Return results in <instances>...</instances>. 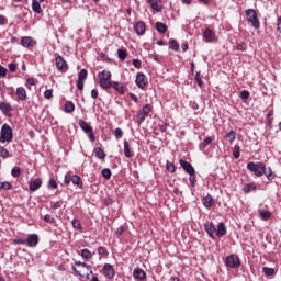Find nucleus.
Listing matches in <instances>:
<instances>
[{
	"label": "nucleus",
	"mask_w": 281,
	"mask_h": 281,
	"mask_svg": "<svg viewBox=\"0 0 281 281\" xmlns=\"http://www.w3.org/2000/svg\"><path fill=\"white\" fill-rule=\"evenodd\" d=\"M94 155L97 157V159H106V153H104V149H102L101 147H95L94 148Z\"/></svg>",
	"instance_id": "29"
},
{
	"label": "nucleus",
	"mask_w": 281,
	"mask_h": 281,
	"mask_svg": "<svg viewBox=\"0 0 281 281\" xmlns=\"http://www.w3.org/2000/svg\"><path fill=\"white\" fill-rule=\"evenodd\" d=\"M0 190H12V184L8 181H3L0 183Z\"/></svg>",
	"instance_id": "50"
},
{
	"label": "nucleus",
	"mask_w": 281,
	"mask_h": 281,
	"mask_svg": "<svg viewBox=\"0 0 281 281\" xmlns=\"http://www.w3.org/2000/svg\"><path fill=\"white\" fill-rule=\"evenodd\" d=\"M134 32L137 34V36H144V34H146V23L139 21L134 24Z\"/></svg>",
	"instance_id": "14"
},
{
	"label": "nucleus",
	"mask_w": 281,
	"mask_h": 281,
	"mask_svg": "<svg viewBox=\"0 0 281 281\" xmlns=\"http://www.w3.org/2000/svg\"><path fill=\"white\" fill-rule=\"evenodd\" d=\"M135 82L138 89H146V86L148 85V78L146 77V75H144V72H138L136 75Z\"/></svg>",
	"instance_id": "7"
},
{
	"label": "nucleus",
	"mask_w": 281,
	"mask_h": 281,
	"mask_svg": "<svg viewBox=\"0 0 281 281\" xmlns=\"http://www.w3.org/2000/svg\"><path fill=\"white\" fill-rule=\"evenodd\" d=\"M98 255L99 256H104L105 258L109 256V250L104 246H100L98 249Z\"/></svg>",
	"instance_id": "44"
},
{
	"label": "nucleus",
	"mask_w": 281,
	"mask_h": 281,
	"mask_svg": "<svg viewBox=\"0 0 281 281\" xmlns=\"http://www.w3.org/2000/svg\"><path fill=\"white\" fill-rule=\"evenodd\" d=\"M75 265L77 267H82L83 269H87L90 273H93V270H91V266L87 265V262L76 261Z\"/></svg>",
	"instance_id": "40"
},
{
	"label": "nucleus",
	"mask_w": 281,
	"mask_h": 281,
	"mask_svg": "<svg viewBox=\"0 0 281 281\" xmlns=\"http://www.w3.org/2000/svg\"><path fill=\"white\" fill-rule=\"evenodd\" d=\"M16 95L20 100H25L27 98V91L23 87L16 88Z\"/></svg>",
	"instance_id": "31"
},
{
	"label": "nucleus",
	"mask_w": 281,
	"mask_h": 281,
	"mask_svg": "<svg viewBox=\"0 0 281 281\" xmlns=\"http://www.w3.org/2000/svg\"><path fill=\"white\" fill-rule=\"evenodd\" d=\"M0 157H2V159H8L10 157V151L5 147H0Z\"/></svg>",
	"instance_id": "42"
},
{
	"label": "nucleus",
	"mask_w": 281,
	"mask_h": 281,
	"mask_svg": "<svg viewBox=\"0 0 281 281\" xmlns=\"http://www.w3.org/2000/svg\"><path fill=\"white\" fill-rule=\"evenodd\" d=\"M0 111L7 117H12V105L8 102H0Z\"/></svg>",
	"instance_id": "12"
},
{
	"label": "nucleus",
	"mask_w": 281,
	"mask_h": 281,
	"mask_svg": "<svg viewBox=\"0 0 281 281\" xmlns=\"http://www.w3.org/2000/svg\"><path fill=\"white\" fill-rule=\"evenodd\" d=\"M226 267L229 269H238L240 267V258L237 255H229L226 257Z\"/></svg>",
	"instance_id": "6"
},
{
	"label": "nucleus",
	"mask_w": 281,
	"mask_h": 281,
	"mask_svg": "<svg viewBox=\"0 0 281 281\" xmlns=\"http://www.w3.org/2000/svg\"><path fill=\"white\" fill-rule=\"evenodd\" d=\"M8 76V68L0 65V78H5Z\"/></svg>",
	"instance_id": "58"
},
{
	"label": "nucleus",
	"mask_w": 281,
	"mask_h": 281,
	"mask_svg": "<svg viewBox=\"0 0 281 281\" xmlns=\"http://www.w3.org/2000/svg\"><path fill=\"white\" fill-rule=\"evenodd\" d=\"M147 2L151 5V9L156 12H161L164 7H161V0H147Z\"/></svg>",
	"instance_id": "23"
},
{
	"label": "nucleus",
	"mask_w": 281,
	"mask_h": 281,
	"mask_svg": "<svg viewBox=\"0 0 281 281\" xmlns=\"http://www.w3.org/2000/svg\"><path fill=\"white\" fill-rule=\"evenodd\" d=\"M233 157L234 159H240V145H234Z\"/></svg>",
	"instance_id": "38"
},
{
	"label": "nucleus",
	"mask_w": 281,
	"mask_h": 281,
	"mask_svg": "<svg viewBox=\"0 0 281 281\" xmlns=\"http://www.w3.org/2000/svg\"><path fill=\"white\" fill-rule=\"evenodd\" d=\"M38 235L37 234H30L26 238L27 247L34 248L38 245Z\"/></svg>",
	"instance_id": "15"
},
{
	"label": "nucleus",
	"mask_w": 281,
	"mask_h": 281,
	"mask_svg": "<svg viewBox=\"0 0 281 281\" xmlns=\"http://www.w3.org/2000/svg\"><path fill=\"white\" fill-rule=\"evenodd\" d=\"M153 111V105L150 104H145L143 109L137 113V124L138 126H142L144 122L146 121V117L150 115V112Z\"/></svg>",
	"instance_id": "5"
},
{
	"label": "nucleus",
	"mask_w": 281,
	"mask_h": 281,
	"mask_svg": "<svg viewBox=\"0 0 281 281\" xmlns=\"http://www.w3.org/2000/svg\"><path fill=\"white\" fill-rule=\"evenodd\" d=\"M213 142H214V136H209L204 138V140L199 145L200 150H205L207 146H210V144H212Z\"/></svg>",
	"instance_id": "27"
},
{
	"label": "nucleus",
	"mask_w": 281,
	"mask_h": 281,
	"mask_svg": "<svg viewBox=\"0 0 281 281\" xmlns=\"http://www.w3.org/2000/svg\"><path fill=\"white\" fill-rule=\"evenodd\" d=\"M226 139H228L229 144H234V142H236V133L234 130L226 133Z\"/></svg>",
	"instance_id": "36"
},
{
	"label": "nucleus",
	"mask_w": 281,
	"mask_h": 281,
	"mask_svg": "<svg viewBox=\"0 0 281 281\" xmlns=\"http://www.w3.org/2000/svg\"><path fill=\"white\" fill-rule=\"evenodd\" d=\"M156 30L159 34H166L168 26L164 22H156Z\"/></svg>",
	"instance_id": "32"
},
{
	"label": "nucleus",
	"mask_w": 281,
	"mask_h": 281,
	"mask_svg": "<svg viewBox=\"0 0 281 281\" xmlns=\"http://www.w3.org/2000/svg\"><path fill=\"white\" fill-rule=\"evenodd\" d=\"M266 124L268 126V128L271 131V128H273V117L270 119H266Z\"/></svg>",
	"instance_id": "62"
},
{
	"label": "nucleus",
	"mask_w": 281,
	"mask_h": 281,
	"mask_svg": "<svg viewBox=\"0 0 281 281\" xmlns=\"http://www.w3.org/2000/svg\"><path fill=\"white\" fill-rule=\"evenodd\" d=\"M189 181L192 186V188H194V186H196V173H193V175H189Z\"/></svg>",
	"instance_id": "56"
},
{
	"label": "nucleus",
	"mask_w": 281,
	"mask_h": 281,
	"mask_svg": "<svg viewBox=\"0 0 281 281\" xmlns=\"http://www.w3.org/2000/svg\"><path fill=\"white\" fill-rule=\"evenodd\" d=\"M14 135L12 133V127L8 124H3L0 132V143L5 144V142H12Z\"/></svg>",
	"instance_id": "4"
},
{
	"label": "nucleus",
	"mask_w": 281,
	"mask_h": 281,
	"mask_svg": "<svg viewBox=\"0 0 281 281\" xmlns=\"http://www.w3.org/2000/svg\"><path fill=\"white\" fill-rule=\"evenodd\" d=\"M98 95H99L98 89H92L91 90L92 100H98Z\"/></svg>",
	"instance_id": "63"
},
{
	"label": "nucleus",
	"mask_w": 281,
	"mask_h": 281,
	"mask_svg": "<svg viewBox=\"0 0 281 281\" xmlns=\"http://www.w3.org/2000/svg\"><path fill=\"white\" fill-rule=\"evenodd\" d=\"M44 221H45V223H49L50 225H54V223H56V218H54L52 215H49V214H46L45 216H44Z\"/></svg>",
	"instance_id": "52"
},
{
	"label": "nucleus",
	"mask_w": 281,
	"mask_h": 281,
	"mask_svg": "<svg viewBox=\"0 0 281 281\" xmlns=\"http://www.w3.org/2000/svg\"><path fill=\"white\" fill-rule=\"evenodd\" d=\"M258 190V186H256V183L251 182V183H246L241 191L244 194H249L250 192H256Z\"/></svg>",
	"instance_id": "22"
},
{
	"label": "nucleus",
	"mask_w": 281,
	"mask_h": 281,
	"mask_svg": "<svg viewBox=\"0 0 281 281\" xmlns=\"http://www.w3.org/2000/svg\"><path fill=\"white\" fill-rule=\"evenodd\" d=\"M35 44H36V41L30 36H24L21 38L22 47H34Z\"/></svg>",
	"instance_id": "20"
},
{
	"label": "nucleus",
	"mask_w": 281,
	"mask_h": 281,
	"mask_svg": "<svg viewBox=\"0 0 281 281\" xmlns=\"http://www.w3.org/2000/svg\"><path fill=\"white\" fill-rule=\"evenodd\" d=\"M104 276L108 278V280H113L115 278V269L111 263H105L103 266Z\"/></svg>",
	"instance_id": "11"
},
{
	"label": "nucleus",
	"mask_w": 281,
	"mask_h": 281,
	"mask_svg": "<svg viewBox=\"0 0 281 281\" xmlns=\"http://www.w3.org/2000/svg\"><path fill=\"white\" fill-rule=\"evenodd\" d=\"M227 234V226H225V223L220 222L217 224V229L215 228V236L218 238H223Z\"/></svg>",
	"instance_id": "16"
},
{
	"label": "nucleus",
	"mask_w": 281,
	"mask_h": 281,
	"mask_svg": "<svg viewBox=\"0 0 281 281\" xmlns=\"http://www.w3.org/2000/svg\"><path fill=\"white\" fill-rule=\"evenodd\" d=\"M123 153H124V156H125L127 159H132L133 155H135V154L131 150V144L128 143L127 139H124V142H123Z\"/></svg>",
	"instance_id": "17"
},
{
	"label": "nucleus",
	"mask_w": 281,
	"mask_h": 281,
	"mask_svg": "<svg viewBox=\"0 0 281 281\" xmlns=\"http://www.w3.org/2000/svg\"><path fill=\"white\" fill-rule=\"evenodd\" d=\"M247 170H249L250 172H254L256 177H262V175H266L269 181H273V179H276V176L271 170V168L268 169L269 173H267V166H265L263 162H258V164L248 162Z\"/></svg>",
	"instance_id": "1"
},
{
	"label": "nucleus",
	"mask_w": 281,
	"mask_h": 281,
	"mask_svg": "<svg viewBox=\"0 0 281 281\" xmlns=\"http://www.w3.org/2000/svg\"><path fill=\"white\" fill-rule=\"evenodd\" d=\"M32 10H33V12H35V14L43 13V9H41V2H38V0L32 1Z\"/></svg>",
	"instance_id": "33"
},
{
	"label": "nucleus",
	"mask_w": 281,
	"mask_h": 281,
	"mask_svg": "<svg viewBox=\"0 0 281 281\" xmlns=\"http://www.w3.org/2000/svg\"><path fill=\"white\" fill-rule=\"evenodd\" d=\"M127 56H128V53L126 52V49H123V48L117 49V57L121 60V63H124Z\"/></svg>",
	"instance_id": "35"
},
{
	"label": "nucleus",
	"mask_w": 281,
	"mask_h": 281,
	"mask_svg": "<svg viewBox=\"0 0 281 281\" xmlns=\"http://www.w3.org/2000/svg\"><path fill=\"white\" fill-rule=\"evenodd\" d=\"M262 272L265 273V276L269 277V276H273L276 273V269L270 268V267H263Z\"/></svg>",
	"instance_id": "41"
},
{
	"label": "nucleus",
	"mask_w": 281,
	"mask_h": 281,
	"mask_svg": "<svg viewBox=\"0 0 281 281\" xmlns=\"http://www.w3.org/2000/svg\"><path fill=\"white\" fill-rule=\"evenodd\" d=\"M55 65L58 71L65 72L67 69H69V65L67 64V60L63 58V56H57L55 58Z\"/></svg>",
	"instance_id": "9"
},
{
	"label": "nucleus",
	"mask_w": 281,
	"mask_h": 281,
	"mask_svg": "<svg viewBox=\"0 0 281 281\" xmlns=\"http://www.w3.org/2000/svg\"><path fill=\"white\" fill-rule=\"evenodd\" d=\"M195 81L198 86L202 89L203 88V79H201V72L195 74Z\"/></svg>",
	"instance_id": "53"
},
{
	"label": "nucleus",
	"mask_w": 281,
	"mask_h": 281,
	"mask_svg": "<svg viewBox=\"0 0 281 281\" xmlns=\"http://www.w3.org/2000/svg\"><path fill=\"white\" fill-rule=\"evenodd\" d=\"M11 175L15 179L21 177V167H13L12 170H11Z\"/></svg>",
	"instance_id": "46"
},
{
	"label": "nucleus",
	"mask_w": 281,
	"mask_h": 281,
	"mask_svg": "<svg viewBox=\"0 0 281 281\" xmlns=\"http://www.w3.org/2000/svg\"><path fill=\"white\" fill-rule=\"evenodd\" d=\"M259 216L261 221H269V218L272 216V213L269 210H259Z\"/></svg>",
	"instance_id": "28"
},
{
	"label": "nucleus",
	"mask_w": 281,
	"mask_h": 281,
	"mask_svg": "<svg viewBox=\"0 0 281 281\" xmlns=\"http://www.w3.org/2000/svg\"><path fill=\"white\" fill-rule=\"evenodd\" d=\"M43 186V180L41 178L34 179L30 182V191L31 192H36Z\"/></svg>",
	"instance_id": "19"
},
{
	"label": "nucleus",
	"mask_w": 281,
	"mask_h": 281,
	"mask_svg": "<svg viewBox=\"0 0 281 281\" xmlns=\"http://www.w3.org/2000/svg\"><path fill=\"white\" fill-rule=\"evenodd\" d=\"M169 49H172L173 52H179V42L176 40H169Z\"/></svg>",
	"instance_id": "37"
},
{
	"label": "nucleus",
	"mask_w": 281,
	"mask_h": 281,
	"mask_svg": "<svg viewBox=\"0 0 281 281\" xmlns=\"http://www.w3.org/2000/svg\"><path fill=\"white\" fill-rule=\"evenodd\" d=\"M77 89L79 91H85V81L77 79Z\"/></svg>",
	"instance_id": "59"
},
{
	"label": "nucleus",
	"mask_w": 281,
	"mask_h": 281,
	"mask_svg": "<svg viewBox=\"0 0 281 281\" xmlns=\"http://www.w3.org/2000/svg\"><path fill=\"white\" fill-rule=\"evenodd\" d=\"M70 183H72V186H77V188H80V190H82L85 186L82 182V178H80V176L78 175H72Z\"/></svg>",
	"instance_id": "25"
},
{
	"label": "nucleus",
	"mask_w": 281,
	"mask_h": 281,
	"mask_svg": "<svg viewBox=\"0 0 281 281\" xmlns=\"http://www.w3.org/2000/svg\"><path fill=\"white\" fill-rule=\"evenodd\" d=\"M79 256H81V258H82V260H85V262H89V260L93 259V252H91L87 248L81 249Z\"/></svg>",
	"instance_id": "21"
},
{
	"label": "nucleus",
	"mask_w": 281,
	"mask_h": 281,
	"mask_svg": "<svg viewBox=\"0 0 281 281\" xmlns=\"http://www.w3.org/2000/svg\"><path fill=\"white\" fill-rule=\"evenodd\" d=\"M114 136H115V139H122V137H124V131H122V128L120 127H116L114 130Z\"/></svg>",
	"instance_id": "45"
},
{
	"label": "nucleus",
	"mask_w": 281,
	"mask_h": 281,
	"mask_svg": "<svg viewBox=\"0 0 281 281\" xmlns=\"http://www.w3.org/2000/svg\"><path fill=\"white\" fill-rule=\"evenodd\" d=\"M71 225H72L74 229H78V231L82 229V224L80 223V220H78V218H74L71 221Z\"/></svg>",
	"instance_id": "43"
},
{
	"label": "nucleus",
	"mask_w": 281,
	"mask_h": 281,
	"mask_svg": "<svg viewBox=\"0 0 281 281\" xmlns=\"http://www.w3.org/2000/svg\"><path fill=\"white\" fill-rule=\"evenodd\" d=\"M50 207L52 210H59L60 202H50Z\"/></svg>",
	"instance_id": "64"
},
{
	"label": "nucleus",
	"mask_w": 281,
	"mask_h": 281,
	"mask_svg": "<svg viewBox=\"0 0 281 281\" xmlns=\"http://www.w3.org/2000/svg\"><path fill=\"white\" fill-rule=\"evenodd\" d=\"M202 203L204 207H212V205H214V198L207 194L205 198H203Z\"/></svg>",
	"instance_id": "30"
},
{
	"label": "nucleus",
	"mask_w": 281,
	"mask_h": 281,
	"mask_svg": "<svg viewBox=\"0 0 281 281\" xmlns=\"http://www.w3.org/2000/svg\"><path fill=\"white\" fill-rule=\"evenodd\" d=\"M87 76H89V72L87 71V69L83 68L79 71L77 80L86 81Z\"/></svg>",
	"instance_id": "39"
},
{
	"label": "nucleus",
	"mask_w": 281,
	"mask_h": 281,
	"mask_svg": "<svg viewBox=\"0 0 281 281\" xmlns=\"http://www.w3.org/2000/svg\"><path fill=\"white\" fill-rule=\"evenodd\" d=\"M133 66H134L136 69H142V60H139V59H133Z\"/></svg>",
	"instance_id": "60"
},
{
	"label": "nucleus",
	"mask_w": 281,
	"mask_h": 281,
	"mask_svg": "<svg viewBox=\"0 0 281 281\" xmlns=\"http://www.w3.org/2000/svg\"><path fill=\"white\" fill-rule=\"evenodd\" d=\"M134 280H146V271L142 268H135L133 270Z\"/></svg>",
	"instance_id": "18"
},
{
	"label": "nucleus",
	"mask_w": 281,
	"mask_h": 281,
	"mask_svg": "<svg viewBox=\"0 0 281 281\" xmlns=\"http://www.w3.org/2000/svg\"><path fill=\"white\" fill-rule=\"evenodd\" d=\"M71 177L69 173L65 175V179H64V183L65 186H69V183L71 182Z\"/></svg>",
	"instance_id": "61"
},
{
	"label": "nucleus",
	"mask_w": 281,
	"mask_h": 281,
	"mask_svg": "<svg viewBox=\"0 0 281 281\" xmlns=\"http://www.w3.org/2000/svg\"><path fill=\"white\" fill-rule=\"evenodd\" d=\"M99 78V85L101 89H111L113 87V82H111V71L109 70H103L98 74Z\"/></svg>",
	"instance_id": "2"
},
{
	"label": "nucleus",
	"mask_w": 281,
	"mask_h": 281,
	"mask_svg": "<svg viewBox=\"0 0 281 281\" xmlns=\"http://www.w3.org/2000/svg\"><path fill=\"white\" fill-rule=\"evenodd\" d=\"M48 188H53L54 190H56L58 188V182H56V179H54V178L49 179Z\"/></svg>",
	"instance_id": "54"
},
{
	"label": "nucleus",
	"mask_w": 281,
	"mask_h": 281,
	"mask_svg": "<svg viewBox=\"0 0 281 281\" xmlns=\"http://www.w3.org/2000/svg\"><path fill=\"white\" fill-rule=\"evenodd\" d=\"M236 49L238 52H247V44L245 43L237 44Z\"/></svg>",
	"instance_id": "57"
},
{
	"label": "nucleus",
	"mask_w": 281,
	"mask_h": 281,
	"mask_svg": "<svg viewBox=\"0 0 281 281\" xmlns=\"http://www.w3.org/2000/svg\"><path fill=\"white\" fill-rule=\"evenodd\" d=\"M179 164H180L181 168L184 170V172H187V175H196V170L194 169L192 164H190L183 159H180Z\"/></svg>",
	"instance_id": "10"
},
{
	"label": "nucleus",
	"mask_w": 281,
	"mask_h": 281,
	"mask_svg": "<svg viewBox=\"0 0 281 281\" xmlns=\"http://www.w3.org/2000/svg\"><path fill=\"white\" fill-rule=\"evenodd\" d=\"M246 20L255 30H260V20H258V12L254 9H247L245 11Z\"/></svg>",
	"instance_id": "3"
},
{
	"label": "nucleus",
	"mask_w": 281,
	"mask_h": 281,
	"mask_svg": "<svg viewBox=\"0 0 281 281\" xmlns=\"http://www.w3.org/2000/svg\"><path fill=\"white\" fill-rule=\"evenodd\" d=\"M79 126L83 133L89 134L91 131H93V127L87 123L85 120H79Z\"/></svg>",
	"instance_id": "24"
},
{
	"label": "nucleus",
	"mask_w": 281,
	"mask_h": 281,
	"mask_svg": "<svg viewBox=\"0 0 281 281\" xmlns=\"http://www.w3.org/2000/svg\"><path fill=\"white\" fill-rule=\"evenodd\" d=\"M65 113H74L76 111V104L72 101H67L64 108Z\"/></svg>",
	"instance_id": "34"
},
{
	"label": "nucleus",
	"mask_w": 281,
	"mask_h": 281,
	"mask_svg": "<svg viewBox=\"0 0 281 281\" xmlns=\"http://www.w3.org/2000/svg\"><path fill=\"white\" fill-rule=\"evenodd\" d=\"M203 38L206 43H214V41H216V34L211 29H205L203 32Z\"/></svg>",
	"instance_id": "13"
},
{
	"label": "nucleus",
	"mask_w": 281,
	"mask_h": 281,
	"mask_svg": "<svg viewBox=\"0 0 281 281\" xmlns=\"http://www.w3.org/2000/svg\"><path fill=\"white\" fill-rule=\"evenodd\" d=\"M204 232H206L207 236L214 240L216 238V226L214 225V222L204 223Z\"/></svg>",
	"instance_id": "8"
},
{
	"label": "nucleus",
	"mask_w": 281,
	"mask_h": 281,
	"mask_svg": "<svg viewBox=\"0 0 281 281\" xmlns=\"http://www.w3.org/2000/svg\"><path fill=\"white\" fill-rule=\"evenodd\" d=\"M44 98L45 100H52V98H54V90L53 89L45 90Z\"/></svg>",
	"instance_id": "47"
},
{
	"label": "nucleus",
	"mask_w": 281,
	"mask_h": 281,
	"mask_svg": "<svg viewBox=\"0 0 281 281\" xmlns=\"http://www.w3.org/2000/svg\"><path fill=\"white\" fill-rule=\"evenodd\" d=\"M249 91L248 90H243L239 94V98H241L243 100H249Z\"/></svg>",
	"instance_id": "55"
},
{
	"label": "nucleus",
	"mask_w": 281,
	"mask_h": 281,
	"mask_svg": "<svg viewBox=\"0 0 281 281\" xmlns=\"http://www.w3.org/2000/svg\"><path fill=\"white\" fill-rule=\"evenodd\" d=\"M126 229H127L126 225H121L115 231L116 236H122V234H124V232H126Z\"/></svg>",
	"instance_id": "51"
},
{
	"label": "nucleus",
	"mask_w": 281,
	"mask_h": 281,
	"mask_svg": "<svg viewBox=\"0 0 281 281\" xmlns=\"http://www.w3.org/2000/svg\"><path fill=\"white\" fill-rule=\"evenodd\" d=\"M101 175H102V177L104 178V179H111V169H109V168H104V169H102V171H101Z\"/></svg>",
	"instance_id": "48"
},
{
	"label": "nucleus",
	"mask_w": 281,
	"mask_h": 281,
	"mask_svg": "<svg viewBox=\"0 0 281 281\" xmlns=\"http://www.w3.org/2000/svg\"><path fill=\"white\" fill-rule=\"evenodd\" d=\"M112 89H114V91H117V93H120L121 95H124V93H126L124 85H120V82L117 81L112 82Z\"/></svg>",
	"instance_id": "26"
},
{
	"label": "nucleus",
	"mask_w": 281,
	"mask_h": 281,
	"mask_svg": "<svg viewBox=\"0 0 281 281\" xmlns=\"http://www.w3.org/2000/svg\"><path fill=\"white\" fill-rule=\"evenodd\" d=\"M166 169H167V172H171V173H173L175 170H177V168L175 167V164L170 161H167Z\"/></svg>",
	"instance_id": "49"
}]
</instances>
